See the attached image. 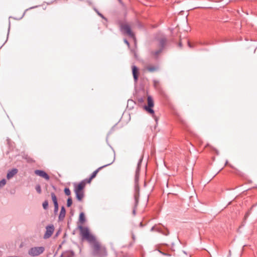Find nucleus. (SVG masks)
Listing matches in <instances>:
<instances>
[{
    "instance_id": "8",
    "label": "nucleus",
    "mask_w": 257,
    "mask_h": 257,
    "mask_svg": "<svg viewBox=\"0 0 257 257\" xmlns=\"http://www.w3.org/2000/svg\"><path fill=\"white\" fill-rule=\"evenodd\" d=\"M54 231V226L53 224H50L46 227V231L43 236L44 239L50 238Z\"/></svg>"
},
{
    "instance_id": "11",
    "label": "nucleus",
    "mask_w": 257,
    "mask_h": 257,
    "mask_svg": "<svg viewBox=\"0 0 257 257\" xmlns=\"http://www.w3.org/2000/svg\"><path fill=\"white\" fill-rule=\"evenodd\" d=\"M154 230H156L157 232H158L159 233H161L162 234H163L164 235H166V236L168 235L169 234V231H168V230L167 229H165L164 230H163L161 228H159V227L156 228L155 226H153L151 228V231H153Z\"/></svg>"
},
{
    "instance_id": "26",
    "label": "nucleus",
    "mask_w": 257,
    "mask_h": 257,
    "mask_svg": "<svg viewBox=\"0 0 257 257\" xmlns=\"http://www.w3.org/2000/svg\"><path fill=\"white\" fill-rule=\"evenodd\" d=\"M35 188H36V191L39 194L41 193V187L39 184L37 185Z\"/></svg>"
},
{
    "instance_id": "23",
    "label": "nucleus",
    "mask_w": 257,
    "mask_h": 257,
    "mask_svg": "<svg viewBox=\"0 0 257 257\" xmlns=\"http://www.w3.org/2000/svg\"><path fill=\"white\" fill-rule=\"evenodd\" d=\"M72 204V200L71 197H69L67 200V206L69 207Z\"/></svg>"
},
{
    "instance_id": "27",
    "label": "nucleus",
    "mask_w": 257,
    "mask_h": 257,
    "mask_svg": "<svg viewBox=\"0 0 257 257\" xmlns=\"http://www.w3.org/2000/svg\"><path fill=\"white\" fill-rule=\"evenodd\" d=\"M64 193L67 196H69L71 194V191L68 188H65L64 189Z\"/></svg>"
},
{
    "instance_id": "9",
    "label": "nucleus",
    "mask_w": 257,
    "mask_h": 257,
    "mask_svg": "<svg viewBox=\"0 0 257 257\" xmlns=\"http://www.w3.org/2000/svg\"><path fill=\"white\" fill-rule=\"evenodd\" d=\"M35 173L46 180H49L50 179L49 175L43 170H36L35 171Z\"/></svg>"
},
{
    "instance_id": "37",
    "label": "nucleus",
    "mask_w": 257,
    "mask_h": 257,
    "mask_svg": "<svg viewBox=\"0 0 257 257\" xmlns=\"http://www.w3.org/2000/svg\"><path fill=\"white\" fill-rule=\"evenodd\" d=\"M140 225L142 226V223H140Z\"/></svg>"
},
{
    "instance_id": "6",
    "label": "nucleus",
    "mask_w": 257,
    "mask_h": 257,
    "mask_svg": "<svg viewBox=\"0 0 257 257\" xmlns=\"http://www.w3.org/2000/svg\"><path fill=\"white\" fill-rule=\"evenodd\" d=\"M45 251V247L43 246L33 247L28 250V254L31 256H36L43 253Z\"/></svg>"
},
{
    "instance_id": "15",
    "label": "nucleus",
    "mask_w": 257,
    "mask_h": 257,
    "mask_svg": "<svg viewBox=\"0 0 257 257\" xmlns=\"http://www.w3.org/2000/svg\"><path fill=\"white\" fill-rule=\"evenodd\" d=\"M18 169L16 168H14L11 170L8 171L7 175V178L8 179H10L13 178L17 173Z\"/></svg>"
},
{
    "instance_id": "31",
    "label": "nucleus",
    "mask_w": 257,
    "mask_h": 257,
    "mask_svg": "<svg viewBox=\"0 0 257 257\" xmlns=\"http://www.w3.org/2000/svg\"><path fill=\"white\" fill-rule=\"evenodd\" d=\"M187 43H188V46L190 47V48H192L193 46L191 45V43L188 41L187 42Z\"/></svg>"
},
{
    "instance_id": "20",
    "label": "nucleus",
    "mask_w": 257,
    "mask_h": 257,
    "mask_svg": "<svg viewBox=\"0 0 257 257\" xmlns=\"http://www.w3.org/2000/svg\"><path fill=\"white\" fill-rule=\"evenodd\" d=\"M79 220L81 223H83L85 221V217L83 212H81L79 214Z\"/></svg>"
},
{
    "instance_id": "3",
    "label": "nucleus",
    "mask_w": 257,
    "mask_h": 257,
    "mask_svg": "<svg viewBox=\"0 0 257 257\" xmlns=\"http://www.w3.org/2000/svg\"><path fill=\"white\" fill-rule=\"evenodd\" d=\"M85 186V181H82L77 185H75L74 192L76 199L81 201L84 196L83 189Z\"/></svg>"
},
{
    "instance_id": "16",
    "label": "nucleus",
    "mask_w": 257,
    "mask_h": 257,
    "mask_svg": "<svg viewBox=\"0 0 257 257\" xmlns=\"http://www.w3.org/2000/svg\"><path fill=\"white\" fill-rule=\"evenodd\" d=\"M66 214V210L64 206H62L61 210L59 215L58 219L59 221H62L64 220Z\"/></svg>"
},
{
    "instance_id": "18",
    "label": "nucleus",
    "mask_w": 257,
    "mask_h": 257,
    "mask_svg": "<svg viewBox=\"0 0 257 257\" xmlns=\"http://www.w3.org/2000/svg\"><path fill=\"white\" fill-rule=\"evenodd\" d=\"M74 255V252L72 250H68L64 252L60 256V257H73Z\"/></svg>"
},
{
    "instance_id": "17",
    "label": "nucleus",
    "mask_w": 257,
    "mask_h": 257,
    "mask_svg": "<svg viewBox=\"0 0 257 257\" xmlns=\"http://www.w3.org/2000/svg\"><path fill=\"white\" fill-rule=\"evenodd\" d=\"M159 67L158 65H150L147 67L146 69L150 72H154L159 70Z\"/></svg>"
},
{
    "instance_id": "33",
    "label": "nucleus",
    "mask_w": 257,
    "mask_h": 257,
    "mask_svg": "<svg viewBox=\"0 0 257 257\" xmlns=\"http://www.w3.org/2000/svg\"><path fill=\"white\" fill-rule=\"evenodd\" d=\"M139 101L140 102H142V101H143V99L142 98H140V99H139Z\"/></svg>"
},
{
    "instance_id": "32",
    "label": "nucleus",
    "mask_w": 257,
    "mask_h": 257,
    "mask_svg": "<svg viewBox=\"0 0 257 257\" xmlns=\"http://www.w3.org/2000/svg\"><path fill=\"white\" fill-rule=\"evenodd\" d=\"M91 180H92V179H90V177L89 179H87L86 180H87V182L88 183H90V181H91Z\"/></svg>"
},
{
    "instance_id": "7",
    "label": "nucleus",
    "mask_w": 257,
    "mask_h": 257,
    "mask_svg": "<svg viewBox=\"0 0 257 257\" xmlns=\"http://www.w3.org/2000/svg\"><path fill=\"white\" fill-rule=\"evenodd\" d=\"M147 100L148 106H145V109L150 113L153 114L154 113V111L152 108L154 105L153 99L151 96H148Z\"/></svg>"
},
{
    "instance_id": "25",
    "label": "nucleus",
    "mask_w": 257,
    "mask_h": 257,
    "mask_svg": "<svg viewBox=\"0 0 257 257\" xmlns=\"http://www.w3.org/2000/svg\"><path fill=\"white\" fill-rule=\"evenodd\" d=\"M43 207L44 209L46 210L48 208V202L47 200H45L43 203Z\"/></svg>"
},
{
    "instance_id": "36",
    "label": "nucleus",
    "mask_w": 257,
    "mask_h": 257,
    "mask_svg": "<svg viewBox=\"0 0 257 257\" xmlns=\"http://www.w3.org/2000/svg\"><path fill=\"white\" fill-rule=\"evenodd\" d=\"M134 55H135V56L136 57H137V55H136V52H134Z\"/></svg>"
},
{
    "instance_id": "39",
    "label": "nucleus",
    "mask_w": 257,
    "mask_h": 257,
    "mask_svg": "<svg viewBox=\"0 0 257 257\" xmlns=\"http://www.w3.org/2000/svg\"><path fill=\"white\" fill-rule=\"evenodd\" d=\"M155 120H156V121H157V118H155Z\"/></svg>"
},
{
    "instance_id": "38",
    "label": "nucleus",
    "mask_w": 257,
    "mask_h": 257,
    "mask_svg": "<svg viewBox=\"0 0 257 257\" xmlns=\"http://www.w3.org/2000/svg\"><path fill=\"white\" fill-rule=\"evenodd\" d=\"M225 164H226V165L227 164V161H226Z\"/></svg>"
},
{
    "instance_id": "1",
    "label": "nucleus",
    "mask_w": 257,
    "mask_h": 257,
    "mask_svg": "<svg viewBox=\"0 0 257 257\" xmlns=\"http://www.w3.org/2000/svg\"><path fill=\"white\" fill-rule=\"evenodd\" d=\"M154 39L157 42V49L155 50H151L150 54L155 59H158L165 49L167 45L168 40L164 34L160 33L156 34Z\"/></svg>"
},
{
    "instance_id": "22",
    "label": "nucleus",
    "mask_w": 257,
    "mask_h": 257,
    "mask_svg": "<svg viewBox=\"0 0 257 257\" xmlns=\"http://www.w3.org/2000/svg\"><path fill=\"white\" fill-rule=\"evenodd\" d=\"M153 85L156 89H159V81L157 80H153Z\"/></svg>"
},
{
    "instance_id": "21",
    "label": "nucleus",
    "mask_w": 257,
    "mask_h": 257,
    "mask_svg": "<svg viewBox=\"0 0 257 257\" xmlns=\"http://www.w3.org/2000/svg\"><path fill=\"white\" fill-rule=\"evenodd\" d=\"M51 196L54 205H57V204H58V201H57V199L56 196L55 195V193L53 192H52L51 193Z\"/></svg>"
},
{
    "instance_id": "12",
    "label": "nucleus",
    "mask_w": 257,
    "mask_h": 257,
    "mask_svg": "<svg viewBox=\"0 0 257 257\" xmlns=\"http://www.w3.org/2000/svg\"><path fill=\"white\" fill-rule=\"evenodd\" d=\"M86 239L90 244H94L95 242H98L96 240L95 237L92 234L89 233L87 235L84 237Z\"/></svg>"
},
{
    "instance_id": "28",
    "label": "nucleus",
    "mask_w": 257,
    "mask_h": 257,
    "mask_svg": "<svg viewBox=\"0 0 257 257\" xmlns=\"http://www.w3.org/2000/svg\"><path fill=\"white\" fill-rule=\"evenodd\" d=\"M54 205V212L55 214L57 213L59 209V205L58 204H57V205Z\"/></svg>"
},
{
    "instance_id": "5",
    "label": "nucleus",
    "mask_w": 257,
    "mask_h": 257,
    "mask_svg": "<svg viewBox=\"0 0 257 257\" xmlns=\"http://www.w3.org/2000/svg\"><path fill=\"white\" fill-rule=\"evenodd\" d=\"M142 159H140L138 163L137 168L136 171V174L135 177V193L139 195V175H140V166L142 163Z\"/></svg>"
},
{
    "instance_id": "24",
    "label": "nucleus",
    "mask_w": 257,
    "mask_h": 257,
    "mask_svg": "<svg viewBox=\"0 0 257 257\" xmlns=\"http://www.w3.org/2000/svg\"><path fill=\"white\" fill-rule=\"evenodd\" d=\"M6 180L5 179H2L0 181V189L2 188L6 184Z\"/></svg>"
},
{
    "instance_id": "4",
    "label": "nucleus",
    "mask_w": 257,
    "mask_h": 257,
    "mask_svg": "<svg viewBox=\"0 0 257 257\" xmlns=\"http://www.w3.org/2000/svg\"><path fill=\"white\" fill-rule=\"evenodd\" d=\"M120 30L121 32L124 34H126L130 37L133 38L136 41V38L135 34L132 31L130 26L128 24H120Z\"/></svg>"
},
{
    "instance_id": "2",
    "label": "nucleus",
    "mask_w": 257,
    "mask_h": 257,
    "mask_svg": "<svg viewBox=\"0 0 257 257\" xmlns=\"http://www.w3.org/2000/svg\"><path fill=\"white\" fill-rule=\"evenodd\" d=\"M92 254L96 257H106L107 252L106 247L101 244L99 242H95L94 244H91Z\"/></svg>"
},
{
    "instance_id": "14",
    "label": "nucleus",
    "mask_w": 257,
    "mask_h": 257,
    "mask_svg": "<svg viewBox=\"0 0 257 257\" xmlns=\"http://www.w3.org/2000/svg\"><path fill=\"white\" fill-rule=\"evenodd\" d=\"M79 228L80 230V233L82 237L84 238L89 233V230L87 227H83L80 225L79 226Z\"/></svg>"
},
{
    "instance_id": "40",
    "label": "nucleus",
    "mask_w": 257,
    "mask_h": 257,
    "mask_svg": "<svg viewBox=\"0 0 257 257\" xmlns=\"http://www.w3.org/2000/svg\"><path fill=\"white\" fill-rule=\"evenodd\" d=\"M164 255H167V254L162 253Z\"/></svg>"
},
{
    "instance_id": "35",
    "label": "nucleus",
    "mask_w": 257,
    "mask_h": 257,
    "mask_svg": "<svg viewBox=\"0 0 257 257\" xmlns=\"http://www.w3.org/2000/svg\"><path fill=\"white\" fill-rule=\"evenodd\" d=\"M248 215V213H246V214H245V217H247Z\"/></svg>"
},
{
    "instance_id": "19",
    "label": "nucleus",
    "mask_w": 257,
    "mask_h": 257,
    "mask_svg": "<svg viewBox=\"0 0 257 257\" xmlns=\"http://www.w3.org/2000/svg\"><path fill=\"white\" fill-rule=\"evenodd\" d=\"M139 196V195L137 194V193H135L134 195L135 204V207H134V208L133 209V211L134 215L136 214V208L137 207V206L138 205V204Z\"/></svg>"
},
{
    "instance_id": "34",
    "label": "nucleus",
    "mask_w": 257,
    "mask_h": 257,
    "mask_svg": "<svg viewBox=\"0 0 257 257\" xmlns=\"http://www.w3.org/2000/svg\"><path fill=\"white\" fill-rule=\"evenodd\" d=\"M179 46L181 47H182V43L181 42H180L179 44Z\"/></svg>"
},
{
    "instance_id": "29",
    "label": "nucleus",
    "mask_w": 257,
    "mask_h": 257,
    "mask_svg": "<svg viewBox=\"0 0 257 257\" xmlns=\"http://www.w3.org/2000/svg\"><path fill=\"white\" fill-rule=\"evenodd\" d=\"M94 10L97 13L98 15H99L100 17H101L102 19H106L104 17V16L102 14H101L100 13H99V11L96 9L95 8Z\"/></svg>"
},
{
    "instance_id": "10",
    "label": "nucleus",
    "mask_w": 257,
    "mask_h": 257,
    "mask_svg": "<svg viewBox=\"0 0 257 257\" xmlns=\"http://www.w3.org/2000/svg\"><path fill=\"white\" fill-rule=\"evenodd\" d=\"M114 159H115V158L114 157H113V160L112 161L110 162L109 163L107 164H106L103 166H101V167H99L98 169H97L95 171H94L91 175L90 176V179H93L95 177V176H96L97 174L98 173V172H99V170H100L101 169H102L103 168H104L107 166H109L111 164H112L113 163V162L114 161Z\"/></svg>"
},
{
    "instance_id": "13",
    "label": "nucleus",
    "mask_w": 257,
    "mask_h": 257,
    "mask_svg": "<svg viewBox=\"0 0 257 257\" xmlns=\"http://www.w3.org/2000/svg\"><path fill=\"white\" fill-rule=\"evenodd\" d=\"M132 72H133L134 81L135 82H137L138 80L139 70H138V68H137V67L136 66L133 65L132 66Z\"/></svg>"
},
{
    "instance_id": "30",
    "label": "nucleus",
    "mask_w": 257,
    "mask_h": 257,
    "mask_svg": "<svg viewBox=\"0 0 257 257\" xmlns=\"http://www.w3.org/2000/svg\"><path fill=\"white\" fill-rule=\"evenodd\" d=\"M123 41H124V43L127 45L128 47H130V43H129L128 41L126 39H124Z\"/></svg>"
}]
</instances>
